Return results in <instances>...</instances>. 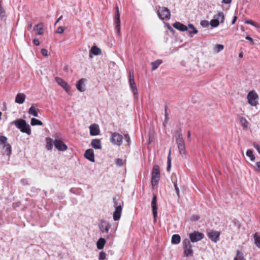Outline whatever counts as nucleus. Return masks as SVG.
Returning <instances> with one entry per match:
<instances>
[{
    "label": "nucleus",
    "mask_w": 260,
    "mask_h": 260,
    "mask_svg": "<svg viewBox=\"0 0 260 260\" xmlns=\"http://www.w3.org/2000/svg\"><path fill=\"white\" fill-rule=\"evenodd\" d=\"M237 255L234 258V260H245L243 257V253L240 250H238L236 251Z\"/></svg>",
    "instance_id": "nucleus-36"
},
{
    "label": "nucleus",
    "mask_w": 260,
    "mask_h": 260,
    "mask_svg": "<svg viewBox=\"0 0 260 260\" xmlns=\"http://www.w3.org/2000/svg\"><path fill=\"white\" fill-rule=\"evenodd\" d=\"M30 124L31 125H42L43 124L42 122L37 119H36L35 118H31V122H30Z\"/></svg>",
    "instance_id": "nucleus-37"
},
{
    "label": "nucleus",
    "mask_w": 260,
    "mask_h": 260,
    "mask_svg": "<svg viewBox=\"0 0 260 260\" xmlns=\"http://www.w3.org/2000/svg\"><path fill=\"white\" fill-rule=\"evenodd\" d=\"M156 200V196L153 194V198L151 201V207L152 209L153 215L154 218H156L157 216Z\"/></svg>",
    "instance_id": "nucleus-15"
},
{
    "label": "nucleus",
    "mask_w": 260,
    "mask_h": 260,
    "mask_svg": "<svg viewBox=\"0 0 260 260\" xmlns=\"http://www.w3.org/2000/svg\"><path fill=\"white\" fill-rule=\"evenodd\" d=\"M254 243L256 246L260 248V234L255 233L253 236Z\"/></svg>",
    "instance_id": "nucleus-30"
},
{
    "label": "nucleus",
    "mask_w": 260,
    "mask_h": 260,
    "mask_svg": "<svg viewBox=\"0 0 260 260\" xmlns=\"http://www.w3.org/2000/svg\"><path fill=\"white\" fill-rule=\"evenodd\" d=\"M161 63L162 61L160 59H157L154 62H152L151 63L152 66V71L155 70Z\"/></svg>",
    "instance_id": "nucleus-32"
},
{
    "label": "nucleus",
    "mask_w": 260,
    "mask_h": 260,
    "mask_svg": "<svg viewBox=\"0 0 260 260\" xmlns=\"http://www.w3.org/2000/svg\"><path fill=\"white\" fill-rule=\"evenodd\" d=\"M180 154L182 157H184L185 156V145H180L178 146Z\"/></svg>",
    "instance_id": "nucleus-35"
},
{
    "label": "nucleus",
    "mask_w": 260,
    "mask_h": 260,
    "mask_svg": "<svg viewBox=\"0 0 260 260\" xmlns=\"http://www.w3.org/2000/svg\"><path fill=\"white\" fill-rule=\"evenodd\" d=\"M3 150L7 155H10L11 153V146L7 142L4 145Z\"/></svg>",
    "instance_id": "nucleus-25"
},
{
    "label": "nucleus",
    "mask_w": 260,
    "mask_h": 260,
    "mask_svg": "<svg viewBox=\"0 0 260 260\" xmlns=\"http://www.w3.org/2000/svg\"><path fill=\"white\" fill-rule=\"evenodd\" d=\"M12 124H14L16 127L20 129L23 133H25L28 135L31 134V128L29 124H27L25 120L19 119L15 120L12 122Z\"/></svg>",
    "instance_id": "nucleus-2"
},
{
    "label": "nucleus",
    "mask_w": 260,
    "mask_h": 260,
    "mask_svg": "<svg viewBox=\"0 0 260 260\" xmlns=\"http://www.w3.org/2000/svg\"><path fill=\"white\" fill-rule=\"evenodd\" d=\"M245 39L249 41L251 45L253 44V39L251 37H250L249 36H246Z\"/></svg>",
    "instance_id": "nucleus-53"
},
{
    "label": "nucleus",
    "mask_w": 260,
    "mask_h": 260,
    "mask_svg": "<svg viewBox=\"0 0 260 260\" xmlns=\"http://www.w3.org/2000/svg\"><path fill=\"white\" fill-rule=\"evenodd\" d=\"M41 112L42 111L40 110L38 106L36 105L33 104L29 109L28 114H38Z\"/></svg>",
    "instance_id": "nucleus-23"
},
{
    "label": "nucleus",
    "mask_w": 260,
    "mask_h": 260,
    "mask_svg": "<svg viewBox=\"0 0 260 260\" xmlns=\"http://www.w3.org/2000/svg\"><path fill=\"white\" fill-rule=\"evenodd\" d=\"M210 24L213 27H217L219 24V20L213 17V19L210 21Z\"/></svg>",
    "instance_id": "nucleus-38"
},
{
    "label": "nucleus",
    "mask_w": 260,
    "mask_h": 260,
    "mask_svg": "<svg viewBox=\"0 0 260 260\" xmlns=\"http://www.w3.org/2000/svg\"><path fill=\"white\" fill-rule=\"evenodd\" d=\"M201 25L203 27H207L209 25V22L207 20H202L201 22Z\"/></svg>",
    "instance_id": "nucleus-49"
},
{
    "label": "nucleus",
    "mask_w": 260,
    "mask_h": 260,
    "mask_svg": "<svg viewBox=\"0 0 260 260\" xmlns=\"http://www.w3.org/2000/svg\"><path fill=\"white\" fill-rule=\"evenodd\" d=\"M243 56V52H241L239 54V57L240 58H242Z\"/></svg>",
    "instance_id": "nucleus-59"
},
{
    "label": "nucleus",
    "mask_w": 260,
    "mask_h": 260,
    "mask_svg": "<svg viewBox=\"0 0 260 260\" xmlns=\"http://www.w3.org/2000/svg\"><path fill=\"white\" fill-rule=\"evenodd\" d=\"M239 120L241 124L242 125L244 128H246L248 127L249 125V122L247 121V120L245 118L242 117H240Z\"/></svg>",
    "instance_id": "nucleus-33"
},
{
    "label": "nucleus",
    "mask_w": 260,
    "mask_h": 260,
    "mask_svg": "<svg viewBox=\"0 0 260 260\" xmlns=\"http://www.w3.org/2000/svg\"><path fill=\"white\" fill-rule=\"evenodd\" d=\"M34 29L38 31L37 35H41L43 34V26L41 23L35 25Z\"/></svg>",
    "instance_id": "nucleus-26"
},
{
    "label": "nucleus",
    "mask_w": 260,
    "mask_h": 260,
    "mask_svg": "<svg viewBox=\"0 0 260 260\" xmlns=\"http://www.w3.org/2000/svg\"><path fill=\"white\" fill-rule=\"evenodd\" d=\"M55 80L56 82L58 83V84L60 85L66 90V91L67 93H69L70 90V87L68 85V83L67 82H66L63 79L59 77H56L55 78Z\"/></svg>",
    "instance_id": "nucleus-14"
},
{
    "label": "nucleus",
    "mask_w": 260,
    "mask_h": 260,
    "mask_svg": "<svg viewBox=\"0 0 260 260\" xmlns=\"http://www.w3.org/2000/svg\"><path fill=\"white\" fill-rule=\"evenodd\" d=\"M124 139H125V141H126V142L127 143V144L129 145L130 142H131V139H130V137L128 135V134H126L124 135Z\"/></svg>",
    "instance_id": "nucleus-47"
},
{
    "label": "nucleus",
    "mask_w": 260,
    "mask_h": 260,
    "mask_svg": "<svg viewBox=\"0 0 260 260\" xmlns=\"http://www.w3.org/2000/svg\"><path fill=\"white\" fill-rule=\"evenodd\" d=\"M176 143L177 144L178 146L185 145L184 140L182 137V135L181 134H179L178 137L176 139Z\"/></svg>",
    "instance_id": "nucleus-34"
},
{
    "label": "nucleus",
    "mask_w": 260,
    "mask_h": 260,
    "mask_svg": "<svg viewBox=\"0 0 260 260\" xmlns=\"http://www.w3.org/2000/svg\"><path fill=\"white\" fill-rule=\"evenodd\" d=\"M41 52L44 56H47L48 55V51L46 49H42Z\"/></svg>",
    "instance_id": "nucleus-52"
},
{
    "label": "nucleus",
    "mask_w": 260,
    "mask_h": 260,
    "mask_svg": "<svg viewBox=\"0 0 260 260\" xmlns=\"http://www.w3.org/2000/svg\"><path fill=\"white\" fill-rule=\"evenodd\" d=\"M183 253L186 257H189L193 256V250L192 249V245L191 244V242L188 239L183 240Z\"/></svg>",
    "instance_id": "nucleus-3"
},
{
    "label": "nucleus",
    "mask_w": 260,
    "mask_h": 260,
    "mask_svg": "<svg viewBox=\"0 0 260 260\" xmlns=\"http://www.w3.org/2000/svg\"><path fill=\"white\" fill-rule=\"evenodd\" d=\"M173 26L174 28L176 29L182 31H185L187 30L188 27L186 25H184L183 24L179 22H175L173 24Z\"/></svg>",
    "instance_id": "nucleus-18"
},
{
    "label": "nucleus",
    "mask_w": 260,
    "mask_h": 260,
    "mask_svg": "<svg viewBox=\"0 0 260 260\" xmlns=\"http://www.w3.org/2000/svg\"><path fill=\"white\" fill-rule=\"evenodd\" d=\"M101 54V50L96 46H92L89 51V57H92V54L94 55H99Z\"/></svg>",
    "instance_id": "nucleus-20"
},
{
    "label": "nucleus",
    "mask_w": 260,
    "mask_h": 260,
    "mask_svg": "<svg viewBox=\"0 0 260 260\" xmlns=\"http://www.w3.org/2000/svg\"><path fill=\"white\" fill-rule=\"evenodd\" d=\"M187 138H188V139H190V131L188 132Z\"/></svg>",
    "instance_id": "nucleus-61"
},
{
    "label": "nucleus",
    "mask_w": 260,
    "mask_h": 260,
    "mask_svg": "<svg viewBox=\"0 0 260 260\" xmlns=\"http://www.w3.org/2000/svg\"><path fill=\"white\" fill-rule=\"evenodd\" d=\"M224 48V46L222 45L221 44H217L214 49V51L216 53H218L220 51H222Z\"/></svg>",
    "instance_id": "nucleus-39"
},
{
    "label": "nucleus",
    "mask_w": 260,
    "mask_h": 260,
    "mask_svg": "<svg viewBox=\"0 0 260 260\" xmlns=\"http://www.w3.org/2000/svg\"><path fill=\"white\" fill-rule=\"evenodd\" d=\"M113 206L115 210L113 214V219L115 221L118 220L121 217L122 211V205L123 202L121 201L119 197H114L113 198Z\"/></svg>",
    "instance_id": "nucleus-1"
},
{
    "label": "nucleus",
    "mask_w": 260,
    "mask_h": 260,
    "mask_svg": "<svg viewBox=\"0 0 260 260\" xmlns=\"http://www.w3.org/2000/svg\"><path fill=\"white\" fill-rule=\"evenodd\" d=\"M189 237L190 241L192 243H194L203 239L204 238V235L203 233L198 231H194L193 232L189 234Z\"/></svg>",
    "instance_id": "nucleus-9"
},
{
    "label": "nucleus",
    "mask_w": 260,
    "mask_h": 260,
    "mask_svg": "<svg viewBox=\"0 0 260 260\" xmlns=\"http://www.w3.org/2000/svg\"><path fill=\"white\" fill-rule=\"evenodd\" d=\"M256 166L257 168V169L259 171H260V161H257L256 162Z\"/></svg>",
    "instance_id": "nucleus-56"
},
{
    "label": "nucleus",
    "mask_w": 260,
    "mask_h": 260,
    "mask_svg": "<svg viewBox=\"0 0 260 260\" xmlns=\"http://www.w3.org/2000/svg\"><path fill=\"white\" fill-rule=\"evenodd\" d=\"M122 136L116 132L112 133L110 137V142L113 144L119 146L122 144Z\"/></svg>",
    "instance_id": "nucleus-8"
},
{
    "label": "nucleus",
    "mask_w": 260,
    "mask_h": 260,
    "mask_svg": "<svg viewBox=\"0 0 260 260\" xmlns=\"http://www.w3.org/2000/svg\"><path fill=\"white\" fill-rule=\"evenodd\" d=\"M181 238L178 234H174L172 237L171 242L174 244H178L180 242Z\"/></svg>",
    "instance_id": "nucleus-27"
},
{
    "label": "nucleus",
    "mask_w": 260,
    "mask_h": 260,
    "mask_svg": "<svg viewBox=\"0 0 260 260\" xmlns=\"http://www.w3.org/2000/svg\"><path fill=\"white\" fill-rule=\"evenodd\" d=\"M249 104L252 106H256L258 104V96L255 91H250L247 96Z\"/></svg>",
    "instance_id": "nucleus-6"
},
{
    "label": "nucleus",
    "mask_w": 260,
    "mask_h": 260,
    "mask_svg": "<svg viewBox=\"0 0 260 260\" xmlns=\"http://www.w3.org/2000/svg\"><path fill=\"white\" fill-rule=\"evenodd\" d=\"M28 26V27H29V28H31V27H32V24H29Z\"/></svg>",
    "instance_id": "nucleus-63"
},
{
    "label": "nucleus",
    "mask_w": 260,
    "mask_h": 260,
    "mask_svg": "<svg viewBox=\"0 0 260 260\" xmlns=\"http://www.w3.org/2000/svg\"><path fill=\"white\" fill-rule=\"evenodd\" d=\"M106 254L104 251H101L99 254V260H104L106 258Z\"/></svg>",
    "instance_id": "nucleus-41"
},
{
    "label": "nucleus",
    "mask_w": 260,
    "mask_h": 260,
    "mask_svg": "<svg viewBox=\"0 0 260 260\" xmlns=\"http://www.w3.org/2000/svg\"><path fill=\"white\" fill-rule=\"evenodd\" d=\"M170 11L166 7H159L158 11V16L162 20H169L170 18Z\"/></svg>",
    "instance_id": "nucleus-7"
},
{
    "label": "nucleus",
    "mask_w": 260,
    "mask_h": 260,
    "mask_svg": "<svg viewBox=\"0 0 260 260\" xmlns=\"http://www.w3.org/2000/svg\"><path fill=\"white\" fill-rule=\"evenodd\" d=\"M115 162H116V164L118 166H119V167H121V166H123V159H122L121 158H117L115 160Z\"/></svg>",
    "instance_id": "nucleus-43"
},
{
    "label": "nucleus",
    "mask_w": 260,
    "mask_h": 260,
    "mask_svg": "<svg viewBox=\"0 0 260 260\" xmlns=\"http://www.w3.org/2000/svg\"><path fill=\"white\" fill-rule=\"evenodd\" d=\"M245 23L247 24H251L256 27H258V24L251 20H247L245 21Z\"/></svg>",
    "instance_id": "nucleus-44"
},
{
    "label": "nucleus",
    "mask_w": 260,
    "mask_h": 260,
    "mask_svg": "<svg viewBox=\"0 0 260 260\" xmlns=\"http://www.w3.org/2000/svg\"><path fill=\"white\" fill-rule=\"evenodd\" d=\"M236 20H237V17L235 16L234 17V19H233V21H232V24H235V23L236 22Z\"/></svg>",
    "instance_id": "nucleus-58"
},
{
    "label": "nucleus",
    "mask_w": 260,
    "mask_h": 260,
    "mask_svg": "<svg viewBox=\"0 0 260 260\" xmlns=\"http://www.w3.org/2000/svg\"><path fill=\"white\" fill-rule=\"evenodd\" d=\"M174 187H175V191H176V193L177 196L178 197H179V196H180L179 189V188L178 187L176 183H174Z\"/></svg>",
    "instance_id": "nucleus-50"
},
{
    "label": "nucleus",
    "mask_w": 260,
    "mask_h": 260,
    "mask_svg": "<svg viewBox=\"0 0 260 260\" xmlns=\"http://www.w3.org/2000/svg\"><path fill=\"white\" fill-rule=\"evenodd\" d=\"M171 167V166L167 165V171H170Z\"/></svg>",
    "instance_id": "nucleus-60"
},
{
    "label": "nucleus",
    "mask_w": 260,
    "mask_h": 260,
    "mask_svg": "<svg viewBox=\"0 0 260 260\" xmlns=\"http://www.w3.org/2000/svg\"><path fill=\"white\" fill-rule=\"evenodd\" d=\"M213 17L217 20H219V22L221 23L223 22L224 20V14L222 12H218V14L214 15Z\"/></svg>",
    "instance_id": "nucleus-29"
},
{
    "label": "nucleus",
    "mask_w": 260,
    "mask_h": 260,
    "mask_svg": "<svg viewBox=\"0 0 260 260\" xmlns=\"http://www.w3.org/2000/svg\"><path fill=\"white\" fill-rule=\"evenodd\" d=\"M253 146L257 150L260 154V145L254 142L253 143Z\"/></svg>",
    "instance_id": "nucleus-46"
},
{
    "label": "nucleus",
    "mask_w": 260,
    "mask_h": 260,
    "mask_svg": "<svg viewBox=\"0 0 260 260\" xmlns=\"http://www.w3.org/2000/svg\"><path fill=\"white\" fill-rule=\"evenodd\" d=\"M104 237H106L107 238H109V235H104Z\"/></svg>",
    "instance_id": "nucleus-64"
},
{
    "label": "nucleus",
    "mask_w": 260,
    "mask_h": 260,
    "mask_svg": "<svg viewBox=\"0 0 260 260\" xmlns=\"http://www.w3.org/2000/svg\"><path fill=\"white\" fill-rule=\"evenodd\" d=\"M7 141V138L5 136H0V145H4Z\"/></svg>",
    "instance_id": "nucleus-42"
},
{
    "label": "nucleus",
    "mask_w": 260,
    "mask_h": 260,
    "mask_svg": "<svg viewBox=\"0 0 260 260\" xmlns=\"http://www.w3.org/2000/svg\"><path fill=\"white\" fill-rule=\"evenodd\" d=\"M115 28L118 34L120 32V13L119 8L117 6L116 7V14L115 15Z\"/></svg>",
    "instance_id": "nucleus-12"
},
{
    "label": "nucleus",
    "mask_w": 260,
    "mask_h": 260,
    "mask_svg": "<svg viewBox=\"0 0 260 260\" xmlns=\"http://www.w3.org/2000/svg\"><path fill=\"white\" fill-rule=\"evenodd\" d=\"M85 81V79L82 78L76 83V88L80 92H83L85 90V85L84 84Z\"/></svg>",
    "instance_id": "nucleus-19"
},
{
    "label": "nucleus",
    "mask_w": 260,
    "mask_h": 260,
    "mask_svg": "<svg viewBox=\"0 0 260 260\" xmlns=\"http://www.w3.org/2000/svg\"><path fill=\"white\" fill-rule=\"evenodd\" d=\"M160 178L159 167L158 165L154 166L151 177V184L153 187L157 185Z\"/></svg>",
    "instance_id": "nucleus-4"
},
{
    "label": "nucleus",
    "mask_w": 260,
    "mask_h": 260,
    "mask_svg": "<svg viewBox=\"0 0 260 260\" xmlns=\"http://www.w3.org/2000/svg\"><path fill=\"white\" fill-rule=\"evenodd\" d=\"M91 145L94 149H100L102 148L101 141L98 139L92 140L91 143Z\"/></svg>",
    "instance_id": "nucleus-22"
},
{
    "label": "nucleus",
    "mask_w": 260,
    "mask_h": 260,
    "mask_svg": "<svg viewBox=\"0 0 260 260\" xmlns=\"http://www.w3.org/2000/svg\"><path fill=\"white\" fill-rule=\"evenodd\" d=\"M25 98V95L24 93H18L15 98V102L18 104H21L24 102Z\"/></svg>",
    "instance_id": "nucleus-21"
},
{
    "label": "nucleus",
    "mask_w": 260,
    "mask_h": 260,
    "mask_svg": "<svg viewBox=\"0 0 260 260\" xmlns=\"http://www.w3.org/2000/svg\"><path fill=\"white\" fill-rule=\"evenodd\" d=\"M188 31L189 34H190V37H192V36L191 34H197L198 32V30L194 27L192 24H189L188 25Z\"/></svg>",
    "instance_id": "nucleus-24"
},
{
    "label": "nucleus",
    "mask_w": 260,
    "mask_h": 260,
    "mask_svg": "<svg viewBox=\"0 0 260 260\" xmlns=\"http://www.w3.org/2000/svg\"><path fill=\"white\" fill-rule=\"evenodd\" d=\"M62 16H60V17H59L57 19V20L56 21V22H55V25L56 24H57V23H58V22H59V21L62 19Z\"/></svg>",
    "instance_id": "nucleus-57"
},
{
    "label": "nucleus",
    "mask_w": 260,
    "mask_h": 260,
    "mask_svg": "<svg viewBox=\"0 0 260 260\" xmlns=\"http://www.w3.org/2000/svg\"><path fill=\"white\" fill-rule=\"evenodd\" d=\"M84 156L90 161H94V156L93 150L92 149H89L86 150L84 153Z\"/></svg>",
    "instance_id": "nucleus-17"
},
{
    "label": "nucleus",
    "mask_w": 260,
    "mask_h": 260,
    "mask_svg": "<svg viewBox=\"0 0 260 260\" xmlns=\"http://www.w3.org/2000/svg\"><path fill=\"white\" fill-rule=\"evenodd\" d=\"M99 226L100 231L103 234L106 233L107 234L111 227V224L107 221L101 220Z\"/></svg>",
    "instance_id": "nucleus-10"
},
{
    "label": "nucleus",
    "mask_w": 260,
    "mask_h": 260,
    "mask_svg": "<svg viewBox=\"0 0 260 260\" xmlns=\"http://www.w3.org/2000/svg\"><path fill=\"white\" fill-rule=\"evenodd\" d=\"M129 83L130 88L133 93L134 97L138 99V90L134 80V73L133 71H130L129 73Z\"/></svg>",
    "instance_id": "nucleus-5"
},
{
    "label": "nucleus",
    "mask_w": 260,
    "mask_h": 260,
    "mask_svg": "<svg viewBox=\"0 0 260 260\" xmlns=\"http://www.w3.org/2000/svg\"><path fill=\"white\" fill-rule=\"evenodd\" d=\"M246 155L250 157V160L253 161L255 159V156L253 154V152L251 150H247L246 152Z\"/></svg>",
    "instance_id": "nucleus-40"
},
{
    "label": "nucleus",
    "mask_w": 260,
    "mask_h": 260,
    "mask_svg": "<svg viewBox=\"0 0 260 260\" xmlns=\"http://www.w3.org/2000/svg\"><path fill=\"white\" fill-rule=\"evenodd\" d=\"M167 165L171 166V150H170L168 158H167Z\"/></svg>",
    "instance_id": "nucleus-48"
},
{
    "label": "nucleus",
    "mask_w": 260,
    "mask_h": 260,
    "mask_svg": "<svg viewBox=\"0 0 260 260\" xmlns=\"http://www.w3.org/2000/svg\"><path fill=\"white\" fill-rule=\"evenodd\" d=\"M64 28L62 26H59L57 28L56 32L57 34H60L64 31Z\"/></svg>",
    "instance_id": "nucleus-51"
},
{
    "label": "nucleus",
    "mask_w": 260,
    "mask_h": 260,
    "mask_svg": "<svg viewBox=\"0 0 260 260\" xmlns=\"http://www.w3.org/2000/svg\"><path fill=\"white\" fill-rule=\"evenodd\" d=\"M106 243V240L104 238H101L97 242L96 246L99 249H102Z\"/></svg>",
    "instance_id": "nucleus-28"
},
{
    "label": "nucleus",
    "mask_w": 260,
    "mask_h": 260,
    "mask_svg": "<svg viewBox=\"0 0 260 260\" xmlns=\"http://www.w3.org/2000/svg\"><path fill=\"white\" fill-rule=\"evenodd\" d=\"M167 116H168V115H167V114H165V120H167V118H167Z\"/></svg>",
    "instance_id": "nucleus-62"
},
{
    "label": "nucleus",
    "mask_w": 260,
    "mask_h": 260,
    "mask_svg": "<svg viewBox=\"0 0 260 260\" xmlns=\"http://www.w3.org/2000/svg\"><path fill=\"white\" fill-rule=\"evenodd\" d=\"M33 43L35 45H36V46H39V44H40V42L38 40L36 39H34L33 40Z\"/></svg>",
    "instance_id": "nucleus-54"
},
{
    "label": "nucleus",
    "mask_w": 260,
    "mask_h": 260,
    "mask_svg": "<svg viewBox=\"0 0 260 260\" xmlns=\"http://www.w3.org/2000/svg\"><path fill=\"white\" fill-rule=\"evenodd\" d=\"M46 148L48 150H51L53 148V142L52 141V139L50 138H46Z\"/></svg>",
    "instance_id": "nucleus-31"
},
{
    "label": "nucleus",
    "mask_w": 260,
    "mask_h": 260,
    "mask_svg": "<svg viewBox=\"0 0 260 260\" xmlns=\"http://www.w3.org/2000/svg\"><path fill=\"white\" fill-rule=\"evenodd\" d=\"M90 134L91 136H97L99 134L100 129L99 126L96 124H91L90 127Z\"/></svg>",
    "instance_id": "nucleus-16"
},
{
    "label": "nucleus",
    "mask_w": 260,
    "mask_h": 260,
    "mask_svg": "<svg viewBox=\"0 0 260 260\" xmlns=\"http://www.w3.org/2000/svg\"><path fill=\"white\" fill-rule=\"evenodd\" d=\"M20 182L23 185H26L29 184L28 180L26 178H23L21 179Z\"/></svg>",
    "instance_id": "nucleus-45"
},
{
    "label": "nucleus",
    "mask_w": 260,
    "mask_h": 260,
    "mask_svg": "<svg viewBox=\"0 0 260 260\" xmlns=\"http://www.w3.org/2000/svg\"><path fill=\"white\" fill-rule=\"evenodd\" d=\"M232 2V0H222V3L225 4H230Z\"/></svg>",
    "instance_id": "nucleus-55"
},
{
    "label": "nucleus",
    "mask_w": 260,
    "mask_h": 260,
    "mask_svg": "<svg viewBox=\"0 0 260 260\" xmlns=\"http://www.w3.org/2000/svg\"><path fill=\"white\" fill-rule=\"evenodd\" d=\"M208 237L214 242L216 243L219 240L220 232L211 230L207 233Z\"/></svg>",
    "instance_id": "nucleus-13"
},
{
    "label": "nucleus",
    "mask_w": 260,
    "mask_h": 260,
    "mask_svg": "<svg viewBox=\"0 0 260 260\" xmlns=\"http://www.w3.org/2000/svg\"><path fill=\"white\" fill-rule=\"evenodd\" d=\"M55 147L60 151H64L67 150L68 146L62 141L56 139L53 141Z\"/></svg>",
    "instance_id": "nucleus-11"
}]
</instances>
